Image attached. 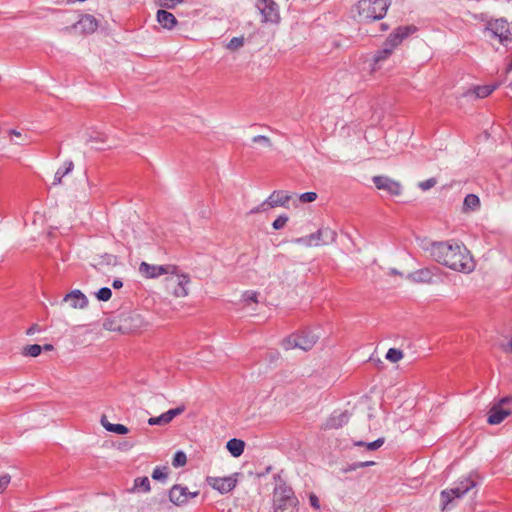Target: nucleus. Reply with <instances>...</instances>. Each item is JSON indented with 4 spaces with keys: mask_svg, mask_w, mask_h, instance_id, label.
I'll list each match as a JSON object with an SVG mask.
<instances>
[{
    "mask_svg": "<svg viewBox=\"0 0 512 512\" xmlns=\"http://www.w3.org/2000/svg\"><path fill=\"white\" fill-rule=\"evenodd\" d=\"M403 358V352L396 348H390L386 353V359L392 363H396Z\"/></svg>",
    "mask_w": 512,
    "mask_h": 512,
    "instance_id": "f704fd0d",
    "label": "nucleus"
},
{
    "mask_svg": "<svg viewBox=\"0 0 512 512\" xmlns=\"http://www.w3.org/2000/svg\"><path fill=\"white\" fill-rule=\"evenodd\" d=\"M101 425L108 432L116 433L119 435H125L129 432V429L123 424H113L108 421L106 416L101 417Z\"/></svg>",
    "mask_w": 512,
    "mask_h": 512,
    "instance_id": "c756f323",
    "label": "nucleus"
},
{
    "mask_svg": "<svg viewBox=\"0 0 512 512\" xmlns=\"http://www.w3.org/2000/svg\"><path fill=\"white\" fill-rule=\"evenodd\" d=\"M151 489L150 487V480L148 477H138L133 482V487L130 489L131 492L136 491H143V492H149Z\"/></svg>",
    "mask_w": 512,
    "mask_h": 512,
    "instance_id": "473e14b6",
    "label": "nucleus"
},
{
    "mask_svg": "<svg viewBox=\"0 0 512 512\" xmlns=\"http://www.w3.org/2000/svg\"><path fill=\"white\" fill-rule=\"evenodd\" d=\"M476 482L471 477H464L450 489L441 492V511L446 512L454 504L456 499L462 498L466 493L475 488Z\"/></svg>",
    "mask_w": 512,
    "mask_h": 512,
    "instance_id": "423d86ee",
    "label": "nucleus"
},
{
    "mask_svg": "<svg viewBox=\"0 0 512 512\" xmlns=\"http://www.w3.org/2000/svg\"><path fill=\"white\" fill-rule=\"evenodd\" d=\"M237 476V473L224 477L208 476L206 477V483L220 494H227L236 487L238 482Z\"/></svg>",
    "mask_w": 512,
    "mask_h": 512,
    "instance_id": "9b49d317",
    "label": "nucleus"
},
{
    "mask_svg": "<svg viewBox=\"0 0 512 512\" xmlns=\"http://www.w3.org/2000/svg\"><path fill=\"white\" fill-rule=\"evenodd\" d=\"M72 28L79 30L82 34H92L98 28V22L92 15H82Z\"/></svg>",
    "mask_w": 512,
    "mask_h": 512,
    "instance_id": "5701e85b",
    "label": "nucleus"
},
{
    "mask_svg": "<svg viewBox=\"0 0 512 512\" xmlns=\"http://www.w3.org/2000/svg\"><path fill=\"white\" fill-rule=\"evenodd\" d=\"M199 492H189L187 487L181 485H174L169 490L168 496L169 500L176 506H182L186 504L189 498H194L198 496Z\"/></svg>",
    "mask_w": 512,
    "mask_h": 512,
    "instance_id": "6ab92c4d",
    "label": "nucleus"
},
{
    "mask_svg": "<svg viewBox=\"0 0 512 512\" xmlns=\"http://www.w3.org/2000/svg\"><path fill=\"white\" fill-rule=\"evenodd\" d=\"M393 54L391 49H388L383 45L381 49L375 51L372 57L367 61L368 65V74L370 76H374L378 71H380L383 67V64L390 58Z\"/></svg>",
    "mask_w": 512,
    "mask_h": 512,
    "instance_id": "dca6fc26",
    "label": "nucleus"
},
{
    "mask_svg": "<svg viewBox=\"0 0 512 512\" xmlns=\"http://www.w3.org/2000/svg\"><path fill=\"white\" fill-rule=\"evenodd\" d=\"M384 443V438H379L375 441L365 443L363 441H357L354 444L356 446H365L368 450H377L379 449Z\"/></svg>",
    "mask_w": 512,
    "mask_h": 512,
    "instance_id": "c9c22d12",
    "label": "nucleus"
},
{
    "mask_svg": "<svg viewBox=\"0 0 512 512\" xmlns=\"http://www.w3.org/2000/svg\"><path fill=\"white\" fill-rule=\"evenodd\" d=\"M251 141L254 144H259L265 148H272L273 146L271 139L265 135H256L251 139Z\"/></svg>",
    "mask_w": 512,
    "mask_h": 512,
    "instance_id": "e433bc0d",
    "label": "nucleus"
},
{
    "mask_svg": "<svg viewBox=\"0 0 512 512\" xmlns=\"http://www.w3.org/2000/svg\"><path fill=\"white\" fill-rule=\"evenodd\" d=\"M299 501L292 488L281 485L274 492V512H298Z\"/></svg>",
    "mask_w": 512,
    "mask_h": 512,
    "instance_id": "0eeeda50",
    "label": "nucleus"
},
{
    "mask_svg": "<svg viewBox=\"0 0 512 512\" xmlns=\"http://www.w3.org/2000/svg\"><path fill=\"white\" fill-rule=\"evenodd\" d=\"M113 288L120 289L123 286V282L119 279H115L112 283Z\"/></svg>",
    "mask_w": 512,
    "mask_h": 512,
    "instance_id": "3c124183",
    "label": "nucleus"
},
{
    "mask_svg": "<svg viewBox=\"0 0 512 512\" xmlns=\"http://www.w3.org/2000/svg\"><path fill=\"white\" fill-rule=\"evenodd\" d=\"M476 482L471 477H464L450 489L441 492V511L446 512L454 504L456 499L462 498L466 493L475 488Z\"/></svg>",
    "mask_w": 512,
    "mask_h": 512,
    "instance_id": "20e7f679",
    "label": "nucleus"
},
{
    "mask_svg": "<svg viewBox=\"0 0 512 512\" xmlns=\"http://www.w3.org/2000/svg\"><path fill=\"white\" fill-rule=\"evenodd\" d=\"M373 183L378 190L386 191L391 196H399L402 192L401 183L388 176H374Z\"/></svg>",
    "mask_w": 512,
    "mask_h": 512,
    "instance_id": "f3484780",
    "label": "nucleus"
},
{
    "mask_svg": "<svg viewBox=\"0 0 512 512\" xmlns=\"http://www.w3.org/2000/svg\"><path fill=\"white\" fill-rule=\"evenodd\" d=\"M499 86V83H494L491 85H477L470 88L465 93V96L474 99H483L491 95Z\"/></svg>",
    "mask_w": 512,
    "mask_h": 512,
    "instance_id": "b1692460",
    "label": "nucleus"
},
{
    "mask_svg": "<svg viewBox=\"0 0 512 512\" xmlns=\"http://www.w3.org/2000/svg\"><path fill=\"white\" fill-rule=\"evenodd\" d=\"M309 503L315 511L321 512L320 500L315 493H309Z\"/></svg>",
    "mask_w": 512,
    "mask_h": 512,
    "instance_id": "a18cd8bd",
    "label": "nucleus"
},
{
    "mask_svg": "<svg viewBox=\"0 0 512 512\" xmlns=\"http://www.w3.org/2000/svg\"><path fill=\"white\" fill-rule=\"evenodd\" d=\"M187 462V456L183 451H178L173 457L172 464L174 467H182Z\"/></svg>",
    "mask_w": 512,
    "mask_h": 512,
    "instance_id": "58836bf2",
    "label": "nucleus"
},
{
    "mask_svg": "<svg viewBox=\"0 0 512 512\" xmlns=\"http://www.w3.org/2000/svg\"><path fill=\"white\" fill-rule=\"evenodd\" d=\"M510 71H512V60H511V63H509L507 65V68H506V72L509 73Z\"/></svg>",
    "mask_w": 512,
    "mask_h": 512,
    "instance_id": "4d7b16f0",
    "label": "nucleus"
},
{
    "mask_svg": "<svg viewBox=\"0 0 512 512\" xmlns=\"http://www.w3.org/2000/svg\"><path fill=\"white\" fill-rule=\"evenodd\" d=\"M122 324L119 327H112L109 324H105V327L108 330L112 331H120V332H128V331H136L147 325L144 317L136 312H130L128 314H123L121 316Z\"/></svg>",
    "mask_w": 512,
    "mask_h": 512,
    "instance_id": "9d476101",
    "label": "nucleus"
},
{
    "mask_svg": "<svg viewBox=\"0 0 512 512\" xmlns=\"http://www.w3.org/2000/svg\"><path fill=\"white\" fill-rule=\"evenodd\" d=\"M298 199H299V201H301L303 203H310L317 199V193L312 192V191L305 192V193L298 195Z\"/></svg>",
    "mask_w": 512,
    "mask_h": 512,
    "instance_id": "c03bdc74",
    "label": "nucleus"
},
{
    "mask_svg": "<svg viewBox=\"0 0 512 512\" xmlns=\"http://www.w3.org/2000/svg\"><path fill=\"white\" fill-rule=\"evenodd\" d=\"M390 6V0H360L355 5L359 21H375L382 19Z\"/></svg>",
    "mask_w": 512,
    "mask_h": 512,
    "instance_id": "7ed1b4c3",
    "label": "nucleus"
},
{
    "mask_svg": "<svg viewBox=\"0 0 512 512\" xmlns=\"http://www.w3.org/2000/svg\"><path fill=\"white\" fill-rule=\"evenodd\" d=\"M73 169H74L73 162L71 160L65 161L63 163V165L61 167H59L57 169V171L55 172L54 179H53V185H55V186L60 185L62 183L63 177L68 175L69 173H71Z\"/></svg>",
    "mask_w": 512,
    "mask_h": 512,
    "instance_id": "c85d7f7f",
    "label": "nucleus"
},
{
    "mask_svg": "<svg viewBox=\"0 0 512 512\" xmlns=\"http://www.w3.org/2000/svg\"><path fill=\"white\" fill-rule=\"evenodd\" d=\"M112 296V291L109 287H102L96 292V297L100 301H108Z\"/></svg>",
    "mask_w": 512,
    "mask_h": 512,
    "instance_id": "a19ab883",
    "label": "nucleus"
},
{
    "mask_svg": "<svg viewBox=\"0 0 512 512\" xmlns=\"http://www.w3.org/2000/svg\"><path fill=\"white\" fill-rule=\"evenodd\" d=\"M39 331H40L39 326L34 324L30 328H28V330L26 331V334L27 335H33V334H35V333H37Z\"/></svg>",
    "mask_w": 512,
    "mask_h": 512,
    "instance_id": "09e8293b",
    "label": "nucleus"
},
{
    "mask_svg": "<svg viewBox=\"0 0 512 512\" xmlns=\"http://www.w3.org/2000/svg\"><path fill=\"white\" fill-rule=\"evenodd\" d=\"M118 264L119 260L117 256L105 253L94 258L92 266L99 272H107L110 268L116 267Z\"/></svg>",
    "mask_w": 512,
    "mask_h": 512,
    "instance_id": "4be33fe9",
    "label": "nucleus"
},
{
    "mask_svg": "<svg viewBox=\"0 0 512 512\" xmlns=\"http://www.w3.org/2000/svg\"><path fill=\"white\" fill-rule=\"evenodd\" d=\"M389 274L390 275H399V276H402V273L399 272L398 270H396L395 268H391L389 269Z\"/></svg>",
    "mask_w": 512,
    "mask_h": 512,
    "instance_id": "864d4df0",
    "label": "nucleus"
},
{
    "mask_svg": "<svg viewBox=\"0 0 512 512\" xmlns=\"http://www.w3.org/2000/svg\"><path fill=\"white\" fill-rule=\"evenodd\" d=\"M42 349H44L45 351H51L53 350V345L51 344H45Z\"/></svg>",
    "mask_w": 512,
    "mask_h": 512,
    "instance_id": "6e6d98bb",
    "label": "nucleus"
},
{
    "mask_svg": "<svg viewBox=\"0 0 512 512\" xmlns=\"http://www.w3.org/2000/svg\"><path fill=\"white\" fill-rule=\"evenodd\" d=\"M337 237L336 232L329 228L323 227L317 230L315 233H312L304 238H300L297 240L298 243H302L308 247H318L323 245H329L335 242Z\"/></svg>",
    "mask_w": 512,
    "mask_h": 512,
    "instance_id": "1a4fd4ad",
    "label": "nucleus"
},
{
    "mask_svg": "<svg viewBox=\"0 0 512 512\" xmlns=\"http://www.w3.org/2000/svg\"><path fill=\"white\" fill-rule=\"evenodd\" d=\"M293 195L283 190L273 191L260 205L253 208L250 213H263L276 207H286Z\"/></svg>",
    "mask_w": 512,
    "mask_h": 512,
    "instance_id": "6e6552de",
    "label": "nucleus"
},
{
    "mask_svg": "<svg viewBox=\"0 0 512 512\" xmlns=\"http://www.w3.org/2000/svg\"><path fill=\"white\" fill-rule=\"evenodd\" d=\"M437 183V180L435 178H429L427 180L419 182L418 186L421 190L427 191L431 188H433Z\"/></svg>",
    "mask_w": 512,
    "mask_h": 512,
    "instance_id": "49530a36",
    "label": "nucleus"
},
{
    "mask_svg": "<svg viewBox=\"0 0 512 512\" xmlns=\"http://www.w3.org/2000/svg\"><path fill=\"white\" fill-rule=\"evenodd\" d=\"M186 2V0H157L158 5L164 9H174L177 5Z\"/></svg>",
    "mask_w": 512,
    "mask_h": 512,
    "instance_id": "4c0bfd02",
    "label": "nucleus"
},
{
    "mask_svg": "<svg viewBox=\"0 0 512 512\" xmlns=\"http://www.w3.org/2000/svg\"><path fill=\"white\" fill-rule=\"evenodd\" d=\"M417 28L413 25L397 27L384 42V46L391 49L392 52L411 34L415 33Z\"/></svg>",
    "mask_w": 512,
    "mask_h": 512,
    "instance_id": "ddd939ff",
    "label": "nucleus"
},
{
    "mask_svg": "<svg viewBox=\"0 0 512 512\" xmlns=\"http://www.w3.org/2000/svg\"><path fill=\"white\" fill-rule=\"evenodd\" d=\"M374 465V462L373 461H367V462H360V463H357L354 465L353 469H356V468H363V467H366V466H372Z\"/></svg>",
    "mask_w": 512,
    "mask_h": 512,
    "instance_id": "8fccbe9b",
    "label": "nucleus"
},
{
    "mask_svg": "<svg viewBox=\"0 0 512 512\" xmlns=\"http://www.w3.org/2000/svg\"><path fill=\"white\" fill-rule=\"evenodd\" d=\"M42 351V346L38 344L27 345L23 348V355L29 357H37Z\"/></svg>",
    "mask_w": 512,
    "mask_h": 512,
    "instance_id": "72a5a7b5",
    "label": "nucleus"
},
{
    "mask_svg": "<svg viewBox=\"0 0 512 512\" xmlns=\"http://www.w3.org/2000/svg\"><path fill=\"white\" fill-rule=\"evenodd\" d=\"M190 285V276L175 265H173L172 271H170L164 279L166 292L175 298L187 297L189 295Z\"/></svg>",
    "mask_w": 512,
    "mask_h": 512,
    "instance_id": "f03ea898",
    "label": "nucleus"
},
{
    "mask_svg": "<svg viewBox=\"0 0 512 512\" xmlns=\"http://www.w3.org/2000/svg\"><path fill=\"white\" fill-rule=\"evenodd\" d=\"M167 476L168 474L166 467H156L152 473V478L158 481H165L167 479Z\"/></svg>",
    "mask_w": 512,
    "mask_h": 512,
    "instance_id": "ea45409f",
    "label": "nucleus"
},
{
    "mask_svg": "<svg viewBox=\"0 0 512 512\" xmlns=\"http://www.w3.org/2000/svg\"><path fill=\"white\" fill-rule=\"evenodd\" d=\"M156 19L159 25L166 30H172L176 27L178 21L175 16L164 9H159L156 13Z\"/></svg>",
    "mask_w": 512,
    "mask_h": 512,
    "instance_id": "bb28decb",
    "label": "nucleus"
},
{
    "mask_svg": "<svg viewBox=\"0 0 512 512\" xmlns=\"http://www.w3.org/2000/svg\"><path fill=\"white\" fill-rule=\"evenodd\" d=\"M512 402V398H502L488 412L487 422L490 425H497L504 421L512 413V409L504 408L503 405Z\"/></svg>",
    "mask_w": 512,
    "mask_h": 512,
    "instance_id": "2eb2a0df",
    "label": "nucleus"
},
{
    "mask_svg": "<svg viewBox=\"0 0 512 512\" xmlns=\"http://www.w3.org/2000/svg\"><path fill=\"white\" fill-rule=\"evenodd\" d=\"M476 482L471 477H464L450 489L441 492V511L446 512L454 504L456 499L462 498L466 493L475 488Z\"/></svg>",
    "mask_w": 512,
    "mask_h": 512,
    "instance_id": "39448f33",
    "label": "nucleus"
},
{
    "mask_svg": "<svg viewBox=\"0 0 512 512\" xmlns=\"http://www.w3.org/2000/svg\"><path fill=\"white\" fill-rule=\"evenodd\" d=\"M130 448H131V445L128 443H123L122 445L119 446V449H121V450H128Z\"/></svg>",
    "mask_w": 512,
    "mask_h": 512,
    "instance_id": "5fc2aeb1",
    "label": "nucleus"
},
{
    "mask_svg": "<svg viewBox=\"0 0 512 512\" xmlns=\"http://www.w3.org/2000/svg\"><path fill=\"white\" fill-rule=\"evenodd\" d=\"M318 337L311 332H304L299 335H295L292 339H289L287 344L289 348H299L304 351H308L314 347L317 343Z\"/></svg>",
    "mask_w": 512,
    "mask_h": 512,
    "instance_id": "aec40b11",
    "label": "nucleus"
},
{
    "mask_svg": "<svg viewBox=\"0 0 512 512\" xmlns=\"http://www.w3.org/2000/svg\"><path fill=\"white\" fill-rule=\"evenodd\" d=\"M245 443L244 441L236 438L230 439L227 444L226 448L230 452V454L233 457H239L244 452Z\"/></svg>",
    "mask_w": 512,
    "mask_h": 512,
    "instance_id": "7c9ffc66",
    "label": "nucleus"
},
{
    "mask_svg": "<svg viewBox=\"0 0 512 512\" xmlns=\"http://www.w3.org/2000/svg\"><path fill=\"white\" fill-rule=\"evenodd\" d=\"M257 8L262 15L263 23L277 24L280 14L276 3L272 0H258Z\"/></svg>",
    "mask_w": 512,
    "mask_h": 512,
    "instance_id": "4468645a",
    "label": "nucleus"
},
{
    "mask_svg": "<svg viewBox=\"0 0 512 512\" xmlns=\"http://www.w3.org/2000/svg\"><path fill=\"white\" fill-rule=\"evenodd\" d=\"M432 255L438 263L456 272L469 274L476 268L471 252L461 243H437L432 247Z\"/></svg>",
    "mask_w": 512,
    "mask_h": 512,
    "instance_id": "f257e3e1",
    "label": "nucleus"
},
{
    "mask_svg": "<svg viewBox=\"0 0 512 512\" xmlns=\"http://www.w3.org/2000/svg\"><path fill=\"white\" fill-rule=\"evenodd\" d=\"M244 45L243 37H233L227 44V48L231 51H235Z\"/></svg>",
    "mask_w": 512,
    "mask_h": 512,
    "instance_id": "79ce46f5",
    "label": "nucleus"
},
{
    "mask_svg": "<svg viewBox=\"0 0 512 512\" xmlns=\"http://www.w3.org/2000/svg\"><path fill=\"white\" fill-rule=\"evenodd\" d=\"M9 133H10L11 135L15 136V137H18V138H21V137H22L21 132H19V131H17V130H14V129L10 130V131H9Z\"/></svg>",
    "mask_w": 512,
    "mask_h": 512,
    "instance_id": "603ef678",
    "label": "nucleus"
},
{
    "mask_svg": "<svg viewBox=\"0 0 512 512\" xmlns=\"http://www.w3.org/2000/svg\"><path fill=\"white\" fill-rule=\"evenodd\" d=\"M439 275V268L437 267H426L421 268L415 272L409 273L407 279L416 283H432L434 278Z\"/></svg>",
    "mask_w": 512,
    "mask_h": 512,
    "instance_id": "412c9836",
    "label": "nucleus"
},
{
    "mask_svg": "<svg viewBox=\"0 0 512 512\" xmlns=\"http://www.w3.org/2000/svg\"><path fill=\"white\" fill-rule=\"evenodd\" d=\"M486 30L492 37L497 38L500 43L504 44L511 40V31L509 24L504 19H495L487 23Z\"/></svg>",
    "mask_w": 512,
    "mask_h": 512,
    "instance_id": "f8f14e48",
    "label": "nucleus"
},
{
    "mask_svg": "<svg viewBox=\"0 0 512 512\" xmlns=\"http://www.w3.org/2000/svg\"><path fill=\"white\" fill-rule=\"evenodd\" d=\"M11 478L9 475H3L0 477V493H3L6 491L10 484Z\"/></svg>",
    "mask_w": 512,
    "mask_h": 512,
    "instance_id": "de8ad7c7",
    "label": "nucleus"
},
{
    "mask_svg": "<svg viewBox=\"0 0 512 512\" xmlns=\"http://www.w3.org/2000/svg\"><path fill=\"white\" fill-rule=\"evenodd\" d=\"M63 300L69 302L73 309H84L88 305L87 297L78 289L66 294Z\"/></svg>",
    "mask_w": 512,
    "mask_h": 512,
    "instance_id": "a878e982",
    "label": "nucleus"
},
{
    "mask_svg": "<svg viewBox=\"0 0 512 512\" xmlns=\"http://www.w3.org/2000/svg\"><path fill=\"white\" fill-rule=\"evenodd\" d=\"M240 301L244 307L253 309L254 306L258 303V292L247 290L242 293Z\"/></svg>",
    "mask_w": 512,
    "mask_h": 512,
    "instance_id": "2f4dec72",
    "label": "nucleus"
},
{
    "mask_svg": "<svg viewBox=\"0 0 512 512\" xmlns=\"http://www.w3.org/2000/svg\"><path fill=\"white\" fill-rule=\"evenodd\" d=\"M172 267V264L153 265L147 262H141L139 265V272L147 279H154L160 276L166 277V275L172 271Z\"/></svg>",
    "mask_w": 512,
    "mask_h": 512,
    "instance_id": "a211bd4d",
    "label": "nucleus"
},
{
    "mask_svg": "<svg viewBox=\"0 0 512 512\" xmlns=\"http://www.w3.org/2000/svg\"><path fill=\"white\" fill-rule=\"evenodd\" d=\"M288 222V216L287 215H280L278 216L272 223V227L275 230H280L285 227V225Z\"/></svg>",
    "mask_w": 512,
    "mask_h": 512,
    "instance_id": "37998d69",
    "label": "nucleus"
},
{
    "mask_svg": "<svg viewBox=\"0 0 512 512\" xmlns=\"http://www.w3.org/2000/svg\"><path fill=\"white\" fill-rule=\"evenodd\" d=\"M184 410H185L184 406H179L177 408L168 410L167 412L161 414L160 416L149 418L148 424L149 425H166V424L170 423L174 419V417L182 414L184 412Z\"/></svg>",
    "mask_w": 512,
    "mask_h": 512,
    "instance_id": "393cba45",
    "label": "nucleus"
},
{
    "mask_svg": "<svg viewBox=\"0 0 512 512\" xmlns=\"http://www.w3.org/2000/svg\"><path fill=\"white\" fill-rule=\"evenodd\" d=\"M481 207L480 198L473 193L467 194L463 200L461 211L464 214L476 212Z\"/></svg>",
    "mask_w": 512,
    "mask_h": 512,
    "instance_id": "cd10ccee",
    "label": "nucleus"
}]
</instances>
